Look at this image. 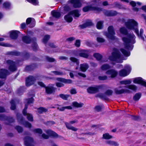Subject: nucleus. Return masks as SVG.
<instances>
[{
  "label": "nucleus",
  "mask_w": 146,
  "mask_h": 146,
  "mask_svg": "<svg viewBox=\"0 0 146 146\" xmlns=\"http://www.w3.org/2000/svg\"><path fill=\"white\" fill-rule=\"evenodd\" d=\"M119 31L121 34L127 35V37H123L122 39L124 42V45L125 48L129 49L130 46L129 44H133L135 42V35L133 34H128L127 30L124 27L121 28Z\"/></svg>",
  "instance_id": "1"
},
{
  "label": "nucleus",
  "mask_w": 146,
  "mask_h": 146,
  "mask_svg": "<svg viewBox=\"0 0 146 146\" xmlns=\"http://www.w3.org/2000/svg\"><path fill=\"white\" fill-rule=\"evenodd\" d=\"M109 59L112 61L121 63L123 60V57L118 49L114 48L111 55L109 57Z\"/></svg>",
  "instance_id": "2"
},
{
  "label": "nucleus",
  "mask_w": 146,
  "mask_h": 146,
  "mask_svg": "<svg viewBox=\"0 0 146 146\" xmlns=\"http://www.w3.org/2000/svg\"><path fill=\"white\" fill-rule=\"evenodd\" d=\"M125 24L127 29L134 30L137 35H139V30L138 29V24L134 19L128 20L125 23Z\"/></svg>",
  "instance_id": "3"
},
{
  "label": "nucleus",
  "mask_w": 146,
  "mask_h": 146,
  "mask_svg": "<svg viewBox=\"0 0 146 146\" xmlns=\"http://www.w3.org/2000/svg\"><path fill=\"white\" fill-rule=\"evenodd\" d=\"M74 15L76 17H78L80 15L78 13V11L77 10H72L68 14L65 16L64 18L65 20L68 22H71L73 20V18L70 15Z\"/></svg>",
  "instance_id": "4"
},
{
  "label": "nucleus",
  "mask_w": 146,
  "mask_h": 146,
  "mask_svg": "<svg viewBox=\"0 0 146 146\" xmlns=\"http://www.w3.org/2000/svg\"><path fill=\"white\" fill-rule=\"evenodd\" d=\"M108 33H106V36L108 38L110 39H115V37L114 35L115 34V33L113 26H110L108 27Z\"/></svg>",
  "instance_id": "5"
},
{
  "label": "nucleus",
  "mask_w": 146,
  "mask_h": 146,
  "mask_svg": "<svg viewBox=\"0 0 146 146\" xmlns=\"http://www.w3.org/2000/svg\"><path fill=\"white\" fill-rule=\"evenodd\" d=\"M131 70L130 67L128 66H126L125 67V69H122L119 72V75L122 77L125 76L129 74Z\"/></svg>",
  "instance_id": "6"
},
{
  "label": "nucleus",
  "mask_w": 146,
  "mask_h": 146,
  "mask_svg": "<svg viewBox=\"0 0 146 146\" xmlns=\"http://www.w3.org/2000/svg\"><path fill=\"white\" fill-rule=\"evenodd\" d=\"M6 63L8 66V69L10 71L14 72L17 70V67L15 62L9 60L7 61Z\"/></svg>",
  "instance_id": "7"
},
{
  "label": "nucleus",
  "mask_w": 146,
  "mask_h": 146,
  "mask_svg": "<svg viewBox=\"0 0 146 146\" xmlns=\"http://www.w3.org/2000/svg\"><path fill=\"white\" fill-rule=\"evenodd\" d=\"M103 86L100 85L96 86L95 87H90L87 89L88 92L90 94H94L98 92L99 90L102 89Z\"/></svg>",
  "instance_id": "8"
},
{
  "label": "nucleus",
  "mask_w": 146,
  "mask_h": 146,
  "mask_svg": "<svg viewBox=\"0 0 146 146\" xmlns=\"http://www.w3.org/2000/svg\"><path fill=\"white\" fill-rule=\"evenodd\" d=\"M17 117L18 121L21 124H23L25 127L30 128L31 124L27 121H24L23 116L21 115L17 114Z\"/></svg>",
  "instance_id": "9"
},
{
  "label": "nucleus",
  "mask_w": 146,
  "mask_h": 146,
  "mask_svg": "<svg viewBox=\"0 0 146 146\" xmlns=\"http://www.w3.org/2000/svg\"><path fill=\"white\" fill-rule=\"evenodd\" d=\"M83 10L85 12L89 11L92 10L95 11L97 12L101 11L102 9L101 8L98 7H93L91 6H89L84 7L83 9Z\"/></svg>",
  "instance_id": "10"
},
{
  "label": "nucleus",
  "mask_w": 146,
  "mask_h": 146,
  "mask_svg": "<svg viewBox=\"0 0 146 146\" xmlns=\"http://www.w3.org/2000/svg\"><path fill=\"white\" fill-rule=\"evenodd\" d=\"M24 141L26 146H34L33 144V140L32 138L27 136L24 138Z\"/></svg>",
  "instance_id": "11"
},
{
  "label": "nucleus",
  "mask_w": 146,
  "mask_h": 146,
  "mask_svg": "<svg viewBox=\"0 0 146 146\" xmlns=\"http://www.w3.org/2000/svg\"><path fill=\"white\" fill-rule=\"evenodd\" d=\"M28 107V104L25 105V108L23 111V113L24 115H27V119L30 121H33V117L32 115L30 114L27 113V110Z\"/></svg>",
  "instance_id": "12"
},
{
  "label": "nucleus",
  "mask_w": 146,
  "mask_h": 146,
  "mask_svg": "<svg viewBox=\"0 0 146 146\" xmlns=\"http://www.w3.org/2000/svg\"><path fill=\"white\" fill-rule=\"evenodd\" d=\"M90 52V50H82L79 53V55L81 57L87 58Z\"/></svg>",
  "instance_id": "13"
},
{
  "label": "nucleus",
  "mask_w": 146,
  "mask_h": 146,
  "mask_svg": "<svg viewBox=\"0 0 146 146\" xmlns=\"http://www.w3.org/2000/svg\"><path fill=\"white\" fill-rule=\"evenodd\" d=\"M36 79L32 76H29L26 80V84L27 86H29L33 84Z\"/></svg>",
  "instance_id": "14"
},
{
  "label": "nucleus",
  "mask_w": 146,
  "mask_h": 146,
  "mask_svg": "<svg viewBox=\"0 0 146 146\" xmlns=\"http://www.w3.org/2000/svg\"><path fill=\"white\" fill-rule=\"evenodd\" d=\"M9 74V72L7 70L5 69L0 70V78H5L7 75Z\"/></svg>",
  "instance_id": "15"
},
{
  "label": "nucleus",
  "mask_w": 146,
  "mask_h": 146,
  "mask_svg": "<svg viewBox=\"0 0 146 146\" xmlns=\"http://www.w3.org/2000/svg\"><path fill=\"white\" fill-rule=\"evenodd\" d=\"M133 82L135 83L140 84L146 87V82L143 80L141 78H135Z\"/></svg>",
  "instance_id": "16"
},
{
  "label": "nucleus",
  "mask_w": 146,
  "mask_h": 146,
  "mask_svg": "<svg viewBox=\"0 0 146 146\" xmlns=\"http://www.w3.org/2000/svg\"><path fill=\"white\" fill-rule=\"evenodd\" d=\"M115 93L117 94H123L124 93H129L130 92V91L127 89H122L121 90L119 89L118 88H115L114 89Z\"/></svg>",
  "instance_id": "17"
},
{
  "label": "nucleus",
  "mask_w": 146,
  "mask_h": 146,
  "mask_svg": "<svg viewBox=\"0 0 146 146\" xmlns=\"http://www.w3.org/2000/svg\"><path fill=\"white\" fill-rule=\"evenodd\" d=\"M70 3L73 4L75 8H79L81 7V4L79 0H70Z\"/></svg>",
  "instance_id": "18"
},
{
  "label": "nucleus",
  "mask_w": 146,
  "mask_h": 146,
  "mask_svg": "<svg viewBox=\"0 0 146 146\" xmlns=\"http://www.w3.org/2000/svg\"><path fill=\"white\" fill-rule=\"evenodd\" d=\"M93 25V23L90 20H88L84 24L80 25L79 27L81 29H84L87 27L92 26Z\"/></svg>",
  "instance_id": "19"
},
{
  "label": "nucleus",
  "mask_w": 146,
  "mask_h": 146,
  "mask_svg": "<svg viewBox=\"0 0 146 146\" xmlns=\"http://www.w3.org/2000/svg\"><path fill=\"white\" fill-rule=\"evenodd\" d=\"M106 73L108 75H111V77L112 78L115 77L117 74V72L113 69L107 71L106 72Z\"/></svg>",
  "instance_id": "20"
},
{
  "label": "nucleus",
  "mask_w": 146,
  "mask_h": 146,
  "mask_svg": "<svg viewBox=\"0 0 146 146\" xmlns=\"http://www.w3.org/2000/svg\"><path fill=\"white\" fill-rule=\"evenodd\" d=\"M46 92L48 94H51L55 92V88L52 86L45 87Z\"/></svg>",
  "instance_id": "21"
},
{
  "label": "nucleus",
  "mask_w": 146,
  "mask_h": 146,
  "mask_svg": "<svg viewBox=\"0 0 146 146\" xmlns=\"http://www.w3.org/2000/svg\"><path fill=\"white\" fill-rule=\"evenodd\" d=\"M56 80L58 81L61 82L66 84H70L72 83V81L70 79H66L61 78H58Z\"/></svg>",
  "instance_id": "22"
},
{
  "label": "nucleus",
  "mask_w": 146,
  "mask_h": 146,
  "mask_svg": "<svg viewBox=\"0 0 146 146\" xmlns=\"http://www.w3.org/2000/svg\"><path fill=\"white\" fill-rule=\"evenodd\" d=\"M20 32L17 31H13L10 33V36L13 39H15L17 38L18 34Z\"/></svg>",
  "instance_id": "23"
},
{
  "label": "nucleus",
  "mask_w": 146,
  "mask_h": 146,
  "mask_svg": "<svg viewBox=\"0 0 146 146\" xmlns=\"http://www.w3.org/2000/svg\"><path fill=\"white\" fill-rule=\"evenodd\" d=\"M45 131L46 133L50 136L56 138L58 137V135L56 133L50 129L45 130Z\"/></svg>",
  "instance_id": "24"
},
{
  "label": "nucleus",
  "mask_w": 146,
  "mask_h": 146,
  "mask_svg": "<svg viewBox=\"0 0 146 146\" xmlns=\"http://www.w3.org/2000/svg\"><path fill=\"white\" fill-rule=\"evenodd\" d=\"M88 68V65L86 63H84L80 65V69L81 71L82 72L86 71Z\"/></svg>",
  "instance_id": "25"
},
{
  "label": "nucleus",
  "mask_w": 146,
  "mask_h": 146,
  "mask_svg": "<svg viewBox=\"0 0 146 146\" xmlns=\"http://www.w3.org/2000/svg\"><path fill=\"white\" fill-rule=\"evenodd\" d=\"M65 124L66 127L68 129L72 130L74 131H76L78 130L77 128L72 126L71 125V124H70V123H66Z\"/></svg>",
  "instance_id": "26"
},
{
  "label": "nucleus",
  "mask_w": 146,
  "mask_h": 146,
  "mask_svg": "<svg viewBox=\"0 0 146 146\" xmlns=\"http://www.w3.org/2000/svg\"><path fill=\"white\" fill-rule=\"evenodd\" d=\"M120 50L122 53L126 56H128L130 55V52L128 50H127L123 48H120Z\"/></svg>",
  "instance_id": "27"
},
{
  "label": "nucleus",
  "mask_w": 146,
  "mask_h": 146,
  "mask_svg": "<svg viewBox=\"0 0 146 146\" xmlns=\"http://www.w3.org/2000/svg\"><path fill=\"white\" fill-rule=\"evenodd\" d=\"M22 40L23 42L27 44L30 43L31 41V38L27 36H24L22 38Z\"/></svg>",
  "instance_id": "28"
},
{
  "label": "nucleus",
  "mask_w": 146,
  "mask_h": 146,
  "mask_svg": "<svg viewBox=\"0 0 146 146\" xmlns=\"http://www.w3.org/2000/svg\"><path fill=\"white\" fill-rule=\"evenodd\" d=\"M37 112L40 114L44 112L47 111L48 109L43 107H40L37 108Z\"/></svg>",
  "instance_id": "29"
},
{
  "label": "nucleus",
  "mask_w": 146,
  "mask_h": 146,
  "mask_svg": "<svg viewBox=\"0 0 146 146\" xmlns=\"http://www.w3.org/2000/svg\"><path fill=\"white\" fill-rule=\"evenodd\" d=\"M73 106L76 108H81L84 105V104L82 103H79L76 102H74L72 103Z\"/></svg>",
  "instance_id": "30"
},
{
  "label": "nucleus",
  "mask_w": 146,
  "mask_h": 146,
  "mask_svg": "<svg viewBox=\"0 0 146 146\" xmlns=\"http://www.w3.org/2000/svg\"><path fill=\"white\" fill-rule=\"evenodd\" d=\"M51 13L52 15L56 18H58L60 17V14L58 12L52 11Z\"/></svg>",
  "instance_id": "31"
},
{
  "label": "nucleus",
  "mask_w": 146,
  "mask_h": 146,
  "mask_svg": "<svg viewBox=\"0 0 146 146\" xmlns=\"http://www.w3.org/2000/svg\"><path fill=\"white\" fill-rule=\"evenodd\" d=\"M112 138V136L110 135L108 133L104 134L103 135L102 138L106 139H108Z\"/></svg>",
  "instance_id": "32"
},
{
  "label": "nucleus",
  "mask_w": 146,
  "mask_h": 146,
  "mask_svg": "<svg viewBox=\"0 0 146 146\" xmlns=\"http://www.w3.org/2000/svg\"><path fill=\"white\" fill-rule=\"evenodd\" d=\"M3 7L7 9H9L11 7V4L8 2H4L3 4Z\"/></svg>",
  "instance_id": "33"
},
{
  "label": "nucleus",
  "mask_w": 146,
  "mask_h": 146,
  "mask_svg": "<svg viewBox=\"0 0 146 146\" xmlns=\"http://www.w3.org/2000/svg\"><path fill=\"white\" fill-rule=\"evenodd\" d=\"M93 56L98 60H100L102 58V56L98 53H94Z\"/></svg>",
  "instance_id": "34"
},
{
  "label": "nucleus",
  "mask_w": 146,
  "mask_h": 146,
  "mask_svg": "<svg viewBox=\"0 0 146 146\" xmlns=\"http://www.w3.org/2000/svg\"><path fill=\"white\" fill-rule=\"evenodd\" d=\"M72 107L71 106H67L66 107H62L61 108L58 107L57 109L61 111H64L65 109H71Z\"/></svg>",
  "instance_id": "35"
},
{
  "label": "nucleus",
  "mask_w": 146,
  "mask_h": 146,
  "mask_svg": "<svg viewBox=\"0 0 146 146\" xmlns=\"http://www.w3.org/2000/svg\"><path fill=\"white\" fill-rule=\"evenodd\" d=\"M70 60L72 62L74 63H76L77 65H79V60L78 59L74 57H71L70 58Z\"/></svg>",
  "instance_id": "36"
},
{
  "label": "nucleus",
  "mask_w": 146,
  "mask_h": 146,
  "mask_svg": "<svg viewBox=\"0 0 146 146\" xmlns=\"http://www.w3.org/2000/svg\"><path fill=\"white\" fill-rule=\"evenodd\" d=\"M31 21H33L34 24H35V19L32 18H29L27 19L26 21V23L27 25H29L31 22Z\"/></svg>",
  "instance_id": "37"
},
{
  "label": "nucleus",
  "mask_w": 146,
  "mask_h": 146,
  "mask_svg": "<svg viewBox=\"0 0 146 146\" xmlns=\"http://www.w3.org/2000/svg\"><path fill=\"white\" fill-rule=\"evenodd\" d=\"M52 72L55 75H58L62 76L65 75V73L62 72L60 71H52Z\"/></svg>",
  "instance_id": "38"
},
{
  "label": "nucleus",
  "mask_w": 146,
  "mask_h": 146,
  "mask_svg": "<svg viewBox=\"0 0 146 146\" xmlns=\"http://www.w3.org/2000/svg\"><path fill=\"white\" fill-rule=\"evenodd\" d=\"M8 53L9 54L13 56H19L20 54V52L16 51L10 52Z\"/></svg>",
  "instance_id": "39"
},
{
  "label": "nucleus",
  "mask_w": 146,
  "mask_h": 146,
  "mask_svg": "<svg viewBox=\"0 0 146 146\" xmlns=\"http://www.w3.org/2000/svg\"><path fill=\"white\" fill-rule=\"evenodd\" d=\"M103 23V21H100L98 22L96 25L97 28L98 29H102L103 27L102 24Z\"/></svg>",
  "instance_id": "40"
},
{
  "label": "nucleus",
  "mask_w": 146,
  "mask_h": 146,
  "mask_svg": "<svg viewBox=\"0 0 146 146\" xmlns=\"http://www.w3.org/2000/svg\"><path fill=\"white\" fill-rule=\"evenodd\" d=\"M141 96V94L139 93H137L134 96L133 99L135 101L138 100Z\"/></svg>",
  "instance_id": "41"
},
{
  "label": "nucleus",
  "mask_w": 146,
  "mask_h": 146,
  "mask_svg": "<svg viewBox=\"0 0 146 146\" xmlns=\"http://www.w3.org/2000/svg\"><path fill=\"white\" fill-rule=\"evenodd\" d=\"M110 68V66L107 64H105L102 65L101 67V69L102 70H106L109 69Z\"/></svg>",
  "instance_id": "42"
},
{
  "label": "nucleus",
  "mask_w": 146,
  "mask_h": 146,
  "mask_svg": "<svg viewBox=\"0 0 146 146\" xmlns=\"http://www.w3.org/2000/svg\"><path fill=\"white\" fill-rule=\"evenodd\" d=\"M127 88L131 89L133 91H135L137 89V87L134 85H129L126 87Z\"/></svg>",
  "instance_id": "43"
},
{
  "label": "nucleus",
  "mask_w": 146,
  "mask_h": 146,
  "mask_svg": "<svg viewBox=\"0 0 146 146\" xmlns=\"http://www.w3.org/2000/svg\"><path fill=\"white\" fill-rule=\"evenodd\" d=\"M106 143L112 145L117 146L118 145V144L116 142L113 141H107Z\"/></svg>",
  "instance_id": "44"
},
{
  "label": "nucleus",
  "mask_w": 146,
  "mask_h": 146,
  "mask_svg": "<svg viewBox=\"0 0 146 146\" xmlns=\"http://www.w3.org/2000/svg\"><path fill=\"white\" fill-rule=\"evenodd\" d=\"M34 67L33 65L27 66L25 68L26 71H29L32 70L34 69Z\"/></svg>",
  "instance_id": "45"
},
{
  "label": "nucleus",
  "mask_w": 146,
  "mask_h": 146,
  "mask_svg": "<svg viewBox=\"0 0 146 146\" xmlns=\"http://www.w3.org/2000/svg\"><path fill=\"white\" fill-rule=\"evenodd\" d=\"M59 96L63 100H67L68 98L69 97V95L62 94L59 95Z\"/></svg>",
  "instance_id": "46"
},
{
  "label": "nucleus",
  "mask_w": 146,
  "mask_h": 146,
  "mask_svg": "<svg viewBox=\"0 0 146 146\" xmlns=\"http://www.w3.org/2000/svg\"><path fill=\"white\" fill-rule=\"evenodd\" d=\"M103 106H97L95 107V110L99 112L103 108Z\"/></svg>",
  "instance_id": "47"
},
{
  "label": "nucleus",
  "mask_w": 146,
  "mask_h": 146,
  "mask_svg": "<svg viewBox=\"0 0 146 146\" xmlns=\"http://www.w3.org/2000/svg\"><path fill=\"white\" fill-rule=\"evenodd\" d=\"M11 104V108L12 110H14L16 109V106L15 102L13 100H12L10 102Z\"/></svg>",
  "instance_id": "48"
},
{
  "label": "nucleus",
  "mask_w": 146,
  "mask_h": 146,
  "mask_svg": "<svg viewBox=\"0 0 146 146\" xmlns=\"http://www.w3.org/2000/svg\"><path fill=\"white\" fill-rule=\"evenodd\" d=\"M50 38V36L49 35H46L45 36L43 40V42L45 43H46Z\"/></svg>",
  "instance_id": "49"
},
{
  "label": "nucleus",
  "mask_w": 146,
  "mask_h": 146,
  "mask_svg": "<svg viewBox=\"0 0 146 146\" xmlns=\"http://www.w3.org/2000/svg\"><path fill=\"white\" fill-rule=\"evenodd\" d=\"M33 131L35 133H38L40 134H42V130L39 128L34 129L33 130Z\"/></svg>",
  "instance_id": "50"
},
{
  "label": "nucleus",
  "mask_w": 146,
  "mask_h": 146,
  "mask_svg": "<svg viewBox=\"0 0 146 146\" xmlns=\"http://www.w3.org/2000/svg\"><path fill=\"white\" fill-rule=\"evenodd\" d=\"M120 83L121 84L126 85L131 84V82L129 80H125L121 81Z\"/></svg>",
  "instance_id": "51"
},
{
  "label": "nucleus",
  "mask_w": 146,
  "mask_h": 146,
  "mask_svg": "<svg viewBox=\"0 0 146 146\" xmlns=\"http://www.w3.org/2000/svg\"><path fill=\"white\" fill-rule=\"evenodd\" d=\"M113 92L110 90H108L105 93V94L108 96H111L112 95Z\"/></svg>",
  "instance_id": "52"
},
{
  "label": "nucleus",
  "mask_w": 146,
  "mask_h": 146,
  "mask_svg": "<svg viewBox=\"0 0 146 146\" xmlns=\"http://www.w3.org/2000/svg\"><path fill=\"white\" fill-rule=\"evenodd\" d=\"M15 128L19 133H21L23 131V128L20 126H17L15 127Z\"/></svg>",
  "instance_id": "53"
},
{
  "label": "nucleus",
  "mask_w": 146,
  "mask_h": 146,
  "mask_svg": "<svg viewBox=\"0 0 146 146\" xmlns=\"http://www.w3.org/2000/svg\"><path fill=\"white\" fill-rule=\"evenodd\" d=\"M46 60L49 62H53L55 61V59L52 58H51L48 56L46 57Z\"/></svg>",
  "instance_id": "54"
},
{
  "label": "nucleus",
  "mask_w": 146,
  "mask_h": 146,
  "mask_svg": "<svg viewBox=\"0 0 146 146\" xmlns=\"http://www.w3.org/2000/svg\"><path fill=\"white\" fill-rule=\"evenodd\" d=\"M80 45V41L79 40H77L75 43V46L77 47H79Z\"/></svg>",
  "instance_id": "55"
},
{
  "label": "nucleus",
  "mask_w": 146,
  "mask_h": 146,
  "mask_svg": "<svg viewBox=\"0 0 146 146\" xmlns=\"http://www.w3.org/2000/svg\"><path fill=\"white\" fill-rule=\"evenodd\" d=\"M110 16H114L117 14V13L115 11H110Z\"/></svg>",
  "instance_id": "56"
},
{
  "label": "nucleus",
  "mask_w": 146,
  "mask_h": 146,
  "mask_svg": "<svg viewBox=\"0 0 146 146\" xmlns=\"http://www.w3.org/2000/svg\"><path fill=\"white\" fill-rule=\"evenodd\" d=\"M97 40L98 42H104L105 41V39H104L103 38H101V37H98L97 38Z\"/></svg>",
  "instance_id": "57"
},
{
  "label": "nucleus",
  "mask_w": 146,
  "mask_h": 146,
  "mask_svg": "<svg viewBox=\"0 0 146 146\" xmlns=\"http://www.w3.org/2000/svg\"><path fill=\"white\" fill-rule=\"evenodd\" d=\"M99 79L100 80H105L107 79V77L106 76H99L98 77Z\"/></svg>",
  "instance_id": "58"
},
{
  "label": "nucleus",
  "mask_w": 146,
  "mask_h": 146,
  "mask_svg": "<svg viewBox=\"0 0 146 146\" xmlns=\"http://www.w3.org/2000/svg\"><path fill=\"white\" fill-rule=\"evenodd\" d=\"M97 96L100 97L101 98L107 100V98H106L105 96H104L102 94H100L97 95Z\"/></svg>",
  "instance_id": "59"
},
{
  "label": "nucleus",
  "mask_w": 146,
  "mask_h": 146,
  "mask_svg": "<svg viewBox=\"0 0 146 146\" xmlns=\"http://www.w3.org/2000/svg\"><path fill=\"white\" fill-rule=\"evenodd\" d=\"M7 119V117L3 115H0V120H6Z\"/></svg>",
  "instance_id": "60"
},
{
  "label": "nucleus",
  "mask_w": 146,
  "mask_h": 146,
  "mask_svg": "<svg viewBox=\"0 0 146 146\" xmlns=\"http://www.w3.org/2000/svg\"><path fill=\"white\" fill-rule=\"evenodd\" d=\"M27 102L28 104L33 103L34 101V99L33 97L29 98L27 100Z\"/></svg>",
  "instance_id": "61"
},
{
  "label": "nucleus",
  "mask_w": 146,
  "mask_h": 146,
  "mask_svg": "<svg viewBox=\"0 0 146 146\" xmlns=\"http://www.w3.org/2000/svg\"><path fill=\"white\" fill-rule=\"evenodd\" d=\"M6 120L10 123L13 122L14 121V119L12 117H9L8 118L7 117Z\"/></svg>",
  "instance_id": "62"
},
{
  "label": "nucleus",
  "mask_w": 146,
  "mask_h": 146,
  "mask_svg": "<svg viewBox=\"0 0 146 146\" xmlns=\"http://www.w3.org/2000/svg\"><path fill=\"white\" fill-rule=\"evenodd\" d=\"M75 39V38L74 37H72L67 38L66 40L67 41L71 42L74 40Z\"/></svg>",
  "instance_id": "63"
},
{
  "label": "nucleus",
  "mask_w": 146,
  "mask_h": 146,
  "mask_svg": "<svg viewBox=\"0 0 146 146\" xmlns=\"http://www.w3.org/2000/svg\"><path fill=\"white\" fill-rule=\"evenodd\" d=\"M70 9V7L69 6L66 5L64 7V10L66 11H68Z\"/></svg>",
  "instance_id": "64"
}]
</instances>
